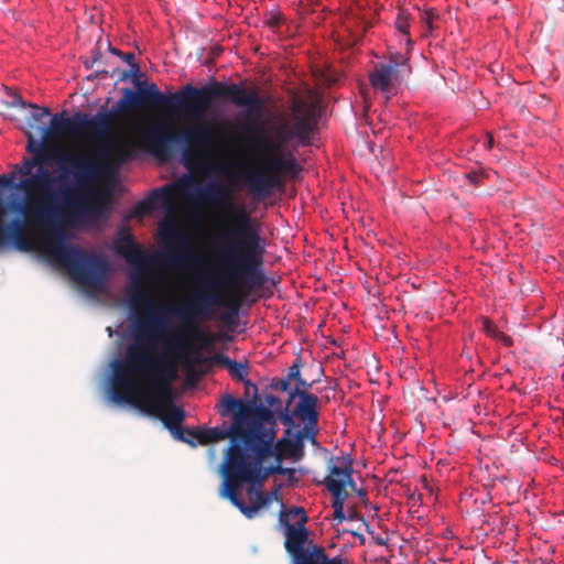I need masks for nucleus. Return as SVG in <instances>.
Wrapping results in <instances>:
<instances>
[{"instance_id": "obj_42", "label": "nucleus", "mask_w": 564, "mask_h": 564, "mask_svg": "<svg viewBox=\"0 0 564 564\" xmlns=\"http://www.w3.org/2000/svg\"><path fill=\"white\" fill-rule=\"evenodd\" d=\"M434 17L433 12H426V21L430 28H432V19Z\"/></svg>"}, {"instance_id": "obj_26", "label": "nucleus", "mask_w": 564, "mask_h": 564, "mask_svg": "<svg viewBox=\"0 0 564 564\" xmlns=\"http://www.w3.org/2000/svg\"><path fill=\"white\" fill-rule=\"evenodd\" d=\"M397 29L403 33L409 34L410 23H409V14L405 11H400L397 21H395Z\"/></svg>"}, {"instance_id": "obj_25", "label": "nucleus", "mask_w": 564, "mask_h": 564, "mask_svg": "<svg viewBox=\"0 0 564 564\" xmlns=\"http://www.w3.org/2000/svg\"><path fill=\"white\" fill-rule=\"evenodd\" d=\"M188 430L189 429H184L182 426V424L178 426H172V429H169V431L172 433V435L175 440L186 443L194 447V446H196V442L194 441V438H192L188 435V433H187Z\"/></svg>"}, {"instance_id": "obj_18", "label": "nucleus", "mask_w": 564, "mask_h": 564, "mask_svg": "<svg viewBox=\"0 0 564 564\" xmlns=\"http://www.w3.org/2000/svg\"><path fill=\"white\" fill-rule=\"evenodd\" d=\"M28 151L33 153L34 156L31 159H24V166L21 170V174L23 175H32V170L36 165L42 166L44 163H47L48 161H58V155L64 150H59L57 148H50L42 143L34 145L33 141H30L28 144Z\"/></svg>"}, {"instance_id": "obj_8", "label": "nucleus", "mask_w": 564, "mask_h": 564, "mask_svg": "<svg viewBox=\"0 0 564 564\" xmlns=\"http://www.w3.org/2000/svg\"><path fill=\"white\" fill-rule=\"evenodd\" d=\"M268 449L258 448L256 460H245L249 469V474L230 477L229 473L224 475V481L220 488V495L240 510L248 519L256 517L258 511L271 502V498L267 492L257 488L261 486L270 475L284 474L285 470L280 465L263 467V457L268 454Z\"/></svg>"}, {"instance_id": "obj_41", "label": "nucleus", "mask_w": 564, "mask_h": 564, "mask_svg": "<svg viewBox=\"0 0 564 564\" xmlns=\"http://www.w3.org/2000/svg\"><path fill=\"white\" fill-rule=\"evenodd\" d=\"M108 48H109L111 54L117 55V56L120 57L121 51H119L118 48H113L110 43H108Z\"/></svg>"}, {"instance_id": "obj_10", "label": "nucleus", "mask_w": 564, "mask_h": 564, "mask_svg": "<svg viewBox=\"0 0 564 564\" xmlns=\"http://www.w3.org/2000/svg\"><path fill=\"white\" fill-rule=\"evenodd\" d=\"M188 435L202 445L216 443L221 440H229V446L225 452L221 464L223 476L229 473L230 477L249 474L245 460L248 458V448L251 440L243 437L238 431H231V426L220 430L219 427L188 430Z\"/></svg>"}, {"instance_id": "obj_4", "label": "nucleus", "mask_w": 564, "mask_h": 564, "mask_svg": "<svg viewBox=\"0 0 564 564\" xmlns=\"http://www.w3.org/2000/svg\"><path fill=\"white\" fill-rule=\"evenodd\" d=\"M265 238L259 225L242 207H232L223 221L212 245L214 265L224 282L235 288V295L223 304L228 323L238 315L242 302L261 290L268 278L264 272Z\"/></svg>"}, {"instance_id": "obj_31", "label": "nucleus", "mask_w": 564, "mask_h": 564, "mask_svg": "<svg viewBox=\"0 0 564 564\" xmlns=\"http://www.w3.org/2000/svg\"><path fill=\"white\" fill-rule=\"evenodd\" d=\"M265 402L270 408H273V409L282 408V402H281L280 398L274 394L267 395Z\"/></svg>"}, {"instance_id": "obj_6", "label": "nucleus", "mask_w": 564, "mask_h": 564, "mask_svg": "<svg viewBox=\"0 0 564 564\" xmlns=\"http://www.w3.org/2000/svg\"><path fill=\"white\" fill-rule=\"evenodd\" d=\"M141 145L153 156L167 161L173 155V147L182 145V162L188 169L204 174L225 172L220 161L227 149L224 134L206 123H198L178 132L162 123L145 129L140 138Z\"/></svg>"}, {"instance_id": "obj_14", "label": "nucleus", "mask_w": 564, "mask_h": 564, "mask_svg": "<svg viewBox=\"0 0 564 564\" xmlns=\"http://www.w3.org/2000/svg\"><path fill=\"white\" fill-rule=\"evenodd\" d=\"M66 112L53 116L51 119V128L45 131L54 135H78L87 133L98 140H106L104 131L99 126L97 113L90 117L84 112H76L72 118L65 117Z\"/></svg>"}, {"instance_id": "obj_12", "label": "nucleus", "mask_w": 564, "mask_h": 564, "mask_svg": "<svg viewBox=\"0 0 564 564\" xmlns=\"http://www.w3.org/2000/svg\"><path fill=\"white\" fill-rule=\"evenodd\" d=\"M278 427L274 412L271 410V417L263 421L259 426L258 438H252L248 448V458L250 462L256 460L258 456V448L268 449V454L263 457V462L267 458L275 457L276 465L281 466L282 458L296 457L303 448V441L305 438H299V431L295 433V440L281 437L274 443L276 437Z\"/></svg>"}, {"instance_id": "obj_32", "label": "nucleus", "mask_w": 564, "mask_h": 564, "mask_svg": "<svg viewBox=\"0 0 564 564\" xmlns=\"http://www.w3.org/2000/svg\"><path fill=\"white\" fill-rule=\"evenodd\" d=\"M120 58L129 65V67H132V65H139L135 62V55L132 52L123 53L121 52Z\"/></svg>"}, {"instance_id": "obj_38", "label": "nucleus", "mask_w": 564, "mask_h": 564, "mask_svg": "<svg viewBox=\"0 0 564 564\" xmlns=\"http://www.w3.org/2000/svg\"><path fill=\"white\" fill-rule=\"evenodd\" d=\"M133 84H134L135 90H139L140 88H144L145 85H149L147 82H141L139 76L133 79Z\"/></svg>"}, {"instance_id": "obj_3", "label": "nucleus", "mask_w": 564, "mask_h": 564, "mask_svg": "<svg viewBox=\"0 0 564 564\" xmlns=\"http://www.w3.org/2000/svg\"><path fill=\"white\" fill-rule=\"evenodd\" d=\"M164 334L154 340L135 335V341L127 347L124 358L112 362L111 398L118 403L132 404L160 416L169 430L181 425L186 415L173 403L172 382L177 378L176 364L165 355L154 352L155 344Z\"/></svg>"}, {"instance_id": "obj_29", "label": "nucleus", "mask_w": 564, "mask_h": 564, "mask_svg": "<svg viewBox=\"0 0 564 564\" xmlns=\"http://www.w3.org/2000/svg\"><path fill=\"white\" fill-rule=\"evenodd\" d=\"M264 24L271 29H276L281 24V17L279 14L271 13L265 19Z\"/></svg>"}, {"instance_id": "obj_2", "label": "nucleus", "mask_w": 564, "mask_h": 564, "mask_svg": "<svg viewBox=\"0 0 564 564\" xmlns=\"http://www.w3.org/2000/svg\"><path fill=\"white\" fill-rule=\"evenodd\" d=\"M161 235L165 243L173 247L174 250L162 254H147L142 246L135 242L131 229L124 226L118 230L113 240L116 253L123 257L129 264L134 265V270L129 275L130 305L145 308V318L135 323V335H144L151 340L156 339L166 327L164 313L169 311L174 312L184 323L189 337L205 347L210 344V337L199 328L198 323L202 319L209 318L214 307L221 304L210 283H206L196 290L193 296L178 307L166 306L150 299L145 283L154 265L163 262L180 267L191 260V239L184 230L175 224L167 223L161 226Z\"/></svg>"}, {"instance_id": "obj_45", "label": "nucleus", "mask_w": 564, "mask_h": 564, "mask_svg": "<svg viewBox=\"0 0 564 564\" xmlns=\"http://www.w3.org/2000/svg\"><path fill=\"white\" fill-rule=\"evenodd\" d=\"M0 184L2 185H7L8 184V178H7V175H0Z\"/></svg>"}, {"instance_id": "obj_17", "label": "nucleus", "mask_w": 564, "mask_h": 564, "mask_svg": "<svg viewBox=\"0 0 564 564\" xmlns=\"http://www.w3.org/2000/svg\"><path fill=\"white\" fill-rule=\"evenodd\" d=\"M333 460L334 458L330 459L328 475L324 478L323 485L332 495H336L337 489H339V494H348L346 488L354 473L352 459L350 455H344L336 458L338 464H332Z\"/></svg>"}, {"instance_id": "obj_7", "label": "nucleus", "mask_w": 564, "mask_h": 564, "mask_svg": "<svg viewBox=\"0 0 564 564\" xmlns=\"http://www.w3.org/2000/svg\"><path fill=\"white\" fill-rule=\"evenodd\" d=\"M141 108H170L185 110L194 117L203 116L217 98H228L238 107H246V123L243 130L247 134L254 131L264 108V100L254 88L248 89L239 84L214 82L200 88L187 84L180 91L169 96L162 94L154 83L145 85L138 90Z\"/></svg>"}, {"instance_id": "obj_13", "label": "nucleus", "mask_w": 564, "mask_h": 564, "mask_svg": "<svg viewBox=\"0 0 564 564\" xmlns=\"http://www.w3.org/2000/svg\"><path fill=\"white\" fill-rule=\"evenodd\" d=\"M219 413L221 416L232 413L231 431L240 432L248 440L258 438L260 424L271 417V409L243 402L229 394L223 397Z\"/></svg>"}, {"instance_id": "obj_43", "label": "nucleus", "mask_w": 564, "mask_h": 564, "mask_svg": "<svg viewBox=\"0 0 564 564\" xmlns=\"http://www.w3.org/2000/svg\"><path fill=\"white\" fill-rule=\"evenodd\" d=\"M347 487H349L351 490L356 491L357 488H356V482L354 481L352 479V475L350 476V481L347 482Z\"/></svg>"}, {"instance_id": "obj_16", "label": "nucleus", "mask_w": 564, "mask_h": 564, "mask_svg": "<svg viewBox=\"0 0 564 564\" xmlns=\"http://www.w3.org/2000/svg\"><path fill=\"white\" fill-rule=\"evenodd\" d=\"M194 181L188 178L183 181L181 186L184 196L196 202L207 203L215 206H224L231 199L230 191L218 182H209L204 187L191 192Z\"/></svg>"}, {"instance_id": "obj_22", "label": "nucleus", "mask_w": 564, "mask_h": 564, "mask_svg": "<svg viewBox=\"0 0 564 564\" xmlns=\"http://www.w3.org/2000/svg\"><path fill=\"white\" fill-rule=\"evenodd\" d=\"M214 361L225 366L235 379L243 381L247 384L250 383V381L247 379L248 371L245 365L238 364L237 361L231 360L229 357L224 355H215Z\"/></svg>"}, {"instance_id": "obj_44", "label": "nucleus", "mask_w": 564, "mask_h": 564, "mask_svg": "<svg viewBox=\"0 0 564 564\" xmlns=\"http://www.w3.org/2000/svg\"><path fill=\"white\" fill-rule=\"evenodd\" d=\"M100 62L101 64H97L98 68H102V67H106V68H112L113 66H109L106 62H104L101 58H100Z\"/></svg>"}, {"instance_id": "obj_24", "label": "nucleus", "mask_w": 564, "mask_h": 564, "mask_svg": "<svg viewBox=\"0 0 564 564\" xmlns=\"http://www.w3.org/2000/svg\"><path fill=\"white\" fill-rule=\"evenodd\" d=\"M482 330L490 337L495 339L501 340L506 346L511 345V339L509 336L499 332L497 326L488 318H482Z\"/></svg>"}, {"instance_id": "obj_39", "label": "nucleus", "mask_w": 564, "mask_h": 564, "mask_svg": "<svg viewBox=\"0 0 564 564\" xmlns=\"http://www.w3.org/2000/svg\"><path fill=\"white\" fill-rule=\"evenodd\" d=\"M485 147L487 150H490L494 147V137L490 133H487L486 135Z\"/></svg>"}, {"instance_id": "obj_23", "label": "nucleus", "mask_w": 564, "mask_h": 564, "mask_svg": "<svg viewBox=\"0 0 564 564\" xmlns=\"http://www.w3.org/2000/svg\"><path fill=\"white\" fill-rule=\"evenodd\" d=\"M333 501L332 507L334 509L333 517L338 522H343L346 519L344 512V505L348 497V494H339V489L336 490V495H332Z\"/></svg>"}, {"instance_id": "obj_40", "label": "nucleus", "mask_w": 564, "mask_h": 564, "mask_svg": "<svg viewBox=\"0 0 564 564\" xmlns=\"http://www.w3.org/2000/svg\"><path fill=\"white\" fill-rule=\"evenodd\" d=\"M357 496L360 498V500L365 501L367 498V491L362 488L356 490Z\"/></svg>"}, {"instance_id": "obj_5", "label": "nucleus", "mask_w": 564, "mask_h": 564, "mask_svg": "<svg viewBox=\"0 0 564 564\" xmlns=\"http://www.w3.org/2000/svg\"><path fill=\"white\" fill-rule=\"evenodd\" d=\"M290 115H278L272 126V138L261 140L263 152L268 155L262 167L249 173L247 183L259 197L269 196L272 191L284 186L285 178L295 180L303 167L299 163L294 149L289 145L311 144L315 133L318 116L314 104L299 97L292 99Z\"/></svg>"}, {"instance_id": "obj_35", "label": "nucleus", "mask_w": 564, "mask_h": 564, "mask_svg": "<svg viewBox=\"0 0 564 564\" xmlns=\"http://www.w3.org/2000/svg\"><path fill=\"white\" fill-rule=\"evenodd\" d=\"M466 177L470 184L476 186L480 183L482 175L479 173H476V172H471V173L466 174Z\"/></svg>"}, {"instance_id": "obj_37", "label": "nucleus", "mask_w": 564, "mask_h": 564, "mask_svg": "<svg viewBox=\"0 0 564 564\" xmlns=\"http://www.w3.org/2000/svg\"><path fill=\"white\" fill-rule=\"evenodd\" d=\"M313 383L306 382L301 377L296 380V386L294 389H305L306 391L312 387Z\"/></svg>"}, {"instance_id": "obj_46", "label": "nucleus", "mask_w": 564, "mask_h": 564, "mask_svg": "<svg viewBox=\"0 0 564 564\" xmlns=\"http://www.w3.org/2000/svg\"><path fill=\"white\" fill-rule=\"evenodd\" d=\"M171 350V343H166V352Z\"/></svg>"}, {"instance_id": "obj_1", "label": "nucleus", "mask_w": 564, "mask_h": 564, "mask_svg": "<svg viewBox=\"0 0 564 564\" xmlns=\"http://www.w3.org/2000/svg\"><path fill=\"white\" fill-rule=\"evenodd\" d=\"M129 141L107 142L96 156L79 151H63L56 161L59 174L52 177L43 166L21 181L34 199L18 203L13 210L23 217L4 225L7 243L24 252L42 249L48 258L67 269L78 284L98 290L105 281L107 260L93 251L66 243L68 229L95 221L102 205L94 199L96 184L106 167H120L134 158Z\"/></svg>"}, {"instance_id": "obj_19", "label": "nucleus", "mask_w": 564, "mask_h": 564, "mask_svg": "<svg viewBox=\"0 0 564 564\" xmlns=\"http://www.w3.org/2000/svg\"><path fill=\"white\" fill-rule=\"evenodd\" d=\"M172 199V188L170 186H163L161 188H155L150 192V194L142 200H140L131 214L127 217L130 219L132 217H142L144 215L151 214L159 205L169 204Z\"/></svg>"}, {"instance_id": "obj_15", "label": "nucleus", "mask_w": 564, "mask_h": 564, "mask_svg": "<svg viewBox=\"0 0 564 564\" xmlns=\"http://www.w3.org/2000/svg\"><path fill=\"white\" fill-rule=\"evenodd\" d=\"M121 94L122 97L110 110L102 107L96 112L106 140L113 133L116 121L121 115L140 109L138 90L124 87L121 89Z\"/></svg>"}, {"instance_id": "obj_21", "label": "nucleus", "mask_w": 564, "mask_h": 564, "mask_svg": "<svg viewBox=\"0 0 564 564\" xmlns=\"http://www.w3.org/2000/svg\"><path fill=\"white\" fill-rule=\"evenodd\" d=\"M118 82H127L133 79L138 76H140V66L139 65H132V67H129V69L121 70L118 66H113L112 68H99L96 70L94 76H88V79L93 78H106V77H116Z\"/></svg>"}, {"instance_id": "obj_20", "label": "nucleus", "mask_w": 564, "mask_h": 564, "mask_svg": "<svg viewBox=\"0 0 564 564\" xmlns=\"http://www.w3.org/2000/svg\"><path fill=\"white\" fill-rule=\"evenodd\" d=\"M399 63L393 59L387 64H381L370 74V83L376 89L383 93L390 91L393 82L398 78Z\"/></svg>"}, {"instance_id": "obj_9", "label": "nucleus", "mask_w": 564, "mask_h": 564, "mask_svg": "<svg viewBox=\"0 0 564 564\" xmlns=\"http://www.w3.org/2000/svg\"><path fill=\"white\" fill-rule=\"evenodd\" d=\"M307 520L304 509L300 507L280 513V521L284 525V547L292 564H347L341 556L329 557L323 546L308 539L305 528Z\"/></svg>"}, {"instance_id": "obj_33", "label": "nucleus", "mask_w": 564, "mask_h": 564, "mask_svg": "<svg viewBox=\"0 0 564 564\" xmlns=\"http://www.w3.org/2000/svg\"><path fill=\"white\" fill-rule=\"evenodd\" d=\"M291 387V381L288 378L279 380L274 388L284 392H289Z\"/></svg>"}, {"instance_id": "obj_34", "label": "nucleus", "mask_w": 564, "mask_h": 564, "mask_svg": "<svg viewBox=\"0 0 564 564\" xmlns=\"http://www.w3.org/2000/svg\"><path fill=\"white\" fill-rule=\"evenodd\" d=\"M36 112L32 113V118L34 121H42V119L45 117V116H48L50 115V110L47 108H40L39 109H35Z\"/></svg>"}, {"instance_id": "obj_30", "label": "nucleus", "mask_w": 564, "mask_h": 564, "mask_svg": "<svg viewBox=\"0 0 564 564\" xmlns=\"http://www.w3.org/2000/svg\"><path fill=\"white\" fill-rule=\"evenodd\" d=\"M301 377V372H300V364L299 362H294L290 368H289V372H288V379L291 381V380H297L299 378Z\"/></svg>"}, {"instance_id": "obj_27", "label": "nucleus", "mask_w": 564, "mask_h": 564, "mask_svg": "<svg viewBox=\"0 0 564 564\" xmlns=\"http://www.w3.org/2000/svg\"><path fill=\"white\" fill-rule=\"evenodd\" d=\"M10 106L11 107H14V108H21V109H24V108H33V109H39V107L32 102H26L24 101L20 95L18 94H13L12 95V101L10 102Z\"/></svg>"}, {"instance_id": "obj_28", "label": "nucleus", "mask_w": 564, "mask_h": 564, "mask_svg": "<svg viewBox=\"0 0 564 564\" xmlns=\"http://www.w3.org/2000/svg\"><path fill=\"white\" fill-rule=\"evenodd\" d=\"M100 57H102L101 53L96 50L94 51V56L91 59H86L84 61V65L87 69H90L93 68L94 66H96L97 64H101L100 62Z\"/></svg>"}, {"instance_id": "obj_36", "label": "nucleus", "mask_w": 564, "mask_h": 564, "mask_svg": "<svg viewBox=\"0 0 564 564\" xmlns=\"http://www.w3.org/2000/svg\"><path fill=\"white\" fill-rule=\"evenodd\" d=\"M392 59L399 63V67L405 66L408 64V58L400 54L391 56L389 62H391Z\"/></svg>"}, {"instance_id": "obj_11", "label": "nucleus", "mask_w": 564, "mask_h": 564, "mask_svg": "<svg viewBox=\"0 0 564 564\" xmlns=\"http://www.w3.org/2000/svg\"><path fill=\"white\" fill-rule=\"evenodd\" d=\"M318 402L317 395L305 389H293L279 419L289 427H293L294 419H297L303 423V427L299 430V438H310L314 443L318 433Z\"/></svg>"}]
</instances>
